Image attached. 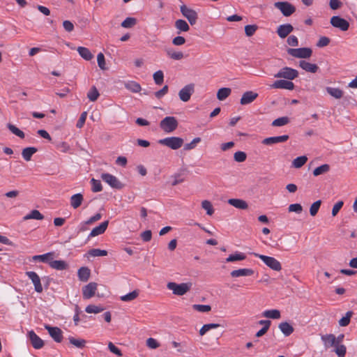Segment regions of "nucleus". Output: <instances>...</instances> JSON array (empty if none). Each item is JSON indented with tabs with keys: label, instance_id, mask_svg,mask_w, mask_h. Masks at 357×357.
<instances>
[{
	"label": "nucleus",
	"instance_id": "c9c22d12",
	"mask_svg": "<svg viewBox=\"0 0 357 357\" xmlns=\"http://www.w3.org/2000/svg\"><path fill=\"white\" fill-rule=\"evenodd\" d=\"M246 258V255L240 252H236L234 254L229 255V257L226 259V262H234L236 261H242Z\"/></svg>",
	"mask_w": 357,
	"mask_h": 357
},
{
	"label": "nucleus",
	"instance_id": "4c0bfd02",
	"mask_svg": "<svg viewBox=\"0 0 357 357\" xmlns=\"http://www.w3.org/2000/svg\"><path fill=\"white\" fill-rule=\"evenodd\" d=\"M139 290L136 289L126 295L121 296L120 300L123 302H130L137 298V296H139Z\"/></svg>",
	"mask_w": 357,
	"mask_h": 357
},
{
	"label": "nucleus",
	"instance_id": "a878e982",
	"mask_svg": "<svg viewBox=\"0 0 357 357\" xmlns=\"http://www.w3.org/2000/svg\"><path fill=\"white\" fill-rule=\"evenodd\" d=\"M278 328L286 337L289 336L294 332L293 326L287 321L281 322Z\"/></svg>",
	"mask_w": 357,
	"mask_h": 357
},
{
	"label": "nucleus",
	"instance_id": "c03bdc74",
	"mask_svg": "<svg viewBox=\"0 0 357 357\" xmlns=\"http://www.w3.org/2000/svg\"><path fill=\"white\" fill-rule=\"evenodd\" d=\"M87 255L91 257H104L107 255V251L105 250H100V249H91L88 252Z\"/></svg>",
	"mask_w": 357,
	"mask_h": 357
},
{
	"label": "nucleus",
	"instance_id": "72a5a7b5",
	"mask_svg": "<svg viewBox=\"0 0 357 357\" xmlns=\"http://www.w3.org/2000/svg\"><path fill=\"white\" fill-rule=\"evenodd\" d=\"M124 86L126 89L132 93H138L142 89L140 84L135 81H129L126 82Z\"/></svg>",
	"mask_w": 357,
	"mask_h": 357
},
{
	"label": "nucleus",
	"instance_id": "4d7b16f0",
	"mask_svg": "<svg viewBox=\"0 0 357 357\" xmlns=\"http://www.w3.org/2000/svg\"><path fill=\"white\" fill-rule=\"evenodd\" d=\"M103 307H100V306H97V305H89L86 307L85 308V311L87 312V313H99L102 311H103Z\"/></svg>",
	"mask_w": 357,
	"mask_h": 357
},
{
	"label": "nucleus",
	"instance_id": "ea45409f",
	"mask_svg": "<svg viewBox=\"0 0 357 357\" xmlns=\"http://www.w3.org/2000/svg\"><path fill=\"white\" fill-rule=\"evenodd\" d=\"M326 91L331 96H333L337 99L341 98L343 96L342 91L338 88H333V87L328 86V87H326Z\"/></svg>",
	"mask_w": 357,
	"mask_h": 357
},
{
	"label": "nucleus",
	"instance_id": "6e6d98bb",
	"mask_svg": "<svg viewBox=\"0 0 357 357\" xmlns=\"http://www.w3.org/2000/svg\"><path fill=\"white\" fill-rule=\"evenodd\" d=\"M153 79L157 85H160L164 81V74L162 70H158L153 74Z\"/></svg>",
	"mask_w": 357,
	"mask_h": 357
},
{
	"label": "nucleus",
	"instance_id": "603ef678",
	"mask_svg": "<svg viewBox=\"0 0 357 357\" xmlns=\"http://www.w3.org/2000/svg\"><path fill=\"white\" fill-rule=\"evenodd\" d=\"M353 315V312L348 311L346 315L339 320V325L340 326H347L350 323L351 317Z\"/></svg>",
	"mask_w": 357,
	"mask_h": 357
},
{
	"label": "nucleus",
	"instance_id": "393cba45",
	"mask_svg": "<svg viewBox=\"0 0 357 357\" xmlns=\"http://www.w3.org/2000/svg\"><path fill=\"white\" fill-rule=\"evenodd\" d=\"M54 258V253L53 252H47L43 255H34L32 257V260L33 261H41L43 263H47L50 264V261H51V259Z\"/></svg>",
	"mask_w": 357,
	"mask_h": 357
},
{
	"label": "nucleus",
	"instance_id": "5fc2aeb1",
	"mask_svg": "<svg viewBox=\"0 0 357 357\" xmlns=\"http://www.w3.org/2000/svg\"><path fill=\"white\" fill-rule=\"evenodd\" d=\"M91 190L94 192H100L102 190V184L100 181L96 180L95 178H92L91 181Z\"/></svg>",
	"mask_w": 357,
	"mask_h": 357
},
{
	"label": "nucleus",
	"instance_id": "4468645a",
	"mask_svg": "<svg viewBox=\"0 0 357 357\" xmlns=\"http://www.w3.org/2000/svg\"><path fill=\"white\" fill-rule=\"evenodd\" d=\"M45 328L47 330L50 335L56 342H61L62 341V331L59 328L46 325Z\"/></svg>",
	"mask_w": 357,
	"mask_h": 357
},
{
	"label": "nucleus",
	"instance_id": "f03ea898",
	"mask_svg": "<svg viewBox=\"0 0 357 357\" xmlns=\"http://www.w3.org/2000/svg\"><path fill=\"white\" fill-rule=\"evenodd\" d=\"M158 144L166 146L173 150H177L183 144V139L178 137H168L158 140Z\"/></svg>",
	"mask_w": 357,
	"mask_h": 357
},
{
	"label": "nucleus",
	"instance_id": "69168bd1",
	"mask_svg": "<svg viewBox=\"0 0 357 357\" xmlns=\"http://www.w3.org/2000/svg\"><path fill=\"white\" fill-rule=\"evenodd\" d=\"M289 212H294L301 213L303 211V207L300 204H291L288 207Z\"/></svg>",
	"mask_w": 357,
	"mask_h": 357
},
{
	"label": "nucleus",
	"instance_id": "412c9836",
	"mask_svg": "<svg viewBox=\"0 0 357 357\" xmlns=\"http://www.w3.org/2000/svg\"><path fill=\"white\" fill-rule=\"evenodd\" d=\"M321 339L326 349L332 347H335V345L337 344L336 337L333 334H326L321 335Z\"/></svg>",
	"mask_w": 357,
	"mask_h": 357
},
{
	"label": "nucleus",
	"instance_id": "e433bc0d",
	"mask_svg": "<svg viewBox=\"0 0 357 357\" xmlns=\"http://www.w3.org/2000/svg\"><path fill=\"white\" fill-rule=\"evenodd\" d=\"M231 89L230 88L223 87L217 92V98L219 100H224L230 96Z\"/></svg>",
	"mask_w": 357,
	"mask_h": 357
},
{
	"label": "nucleus",
	"instance_id": "c756f323",
	"mask_svg": "<svg viewBox=\"0 0 357 357\" xmlns=\"http://www.w3.org/2000/svg\"><path fill=\"white\" fill-rule=\"evenodd\" d=\"M90 270L87 267H81L77 272V276L79 280L86 282L90 277Z\"/></svg>",
	"mask_w": 357,
	"mask_h": 357
},
{
	"label": "nucleus",
	"instance_id": "37998d69",
	"mask_svg": "<svg viewBox=\"0 0 357 357\" xmlns=\"http://www.w3.org/2000/svg\"><path fill=\"white\" fill-rule=\"evenodd\" d=\"M7 128L13 134L15 135L16 136L19 137L21 139L24 138L25 135H24V132L22 131L21 130H20L15 126H14L11 123H8Z\"/></svg>",
	"mask_w": 357,
	"mask_h": 357
},
{
	"label": "nucleus",
	"instance_id": "7c9ffc66",
	"mask_svg": "<svg viewBox=\"0 0 357 357\" xmlns=\"http://www.w3.org/2000/svg\"><path fill=\"white\" fill-rule=\"evenodd\" d=\"M83 201V195L81 193L73 195L70 197V205L73 208H77Z\"/></svg>",
	"mask_w": 357,
	"mask_h": 357
},
{
	"label": "nucleus",
	"instance_id": "0e129e2a",
	"mask_svg": "<svg viewBox=\"0 0 357 357\" xmlns=\"http://www.w3.org/2000/svg\"><path fill=\"white\" fill-rule=\"evenodd\" d=\"M246 153L243 151H237L234 155V158L236 162H242L246 160Z\"/></svg>",
	"mask_w": 357,
	"mask_h": 357
},
{
	"label": "nucleus",
	"instance_id": "2f4dec72",
	"mask_svg": "<svg viewBox=\"0 0 357 357\" xmlns=\"http://www.w3.org/2000/svg\"><path fill=\"white\" fill-rule=\"evenodd\" d=\"M38 151V149L35 147H26L22 151V155L26 161H29L31 159L32 155Z\"/></svg>",
	"mask_w": 357,
	"mask_h": 357
},
{
	"label": "nucleus",
	"instance_id": "09e8293b",
	"mask_svg": "<svg viewBox=\"0 0 357 357\" xmlns=\"http://www.w3.org/2000/svg\"><path fill=\"white\" fill-rule=\"evenodd\" d=\"M289 120L287 116H282L275 119L271 125L275 127L283 126L289 123Z\"/></svg>",
	"mask_w": 357,
	"mask_h": 357
},
{
	"label": "nucleus",
	"instance_id": "6ab92c4d",
	"mask_svg": "<svg viewBox=\"0 0 357 357\" xmlns=\"http://www.w3.org/2000/svg\"><path fill=\"white\" fill-rule=\"evenodd\" d=\"M258 97V93L252 91L245 92L241 98L240 103L242 105H248L252 102Z\"/></svg>",
	"mask_w": 357,
	"mask_h": 357
},
{
	"label": "nucleus",
	"instance_id": "9b49d317",
	"mask_svg": "<svg viewBox=\"0 0 357 357\" xmlns=\"http://www.w3.org/2000/svg\"><path fill=\"white\" fill-rule=\"evenodd\" d=\"M195 86L193 84H189L182 88L178 92L179 98L183 101L187 102L190 99L192 94L194 93Z\"/></svg>",
	"mask_w": 357,
	"mask_h": 357
},
{
	"label": "nucleus",
	"instance_id": "a19ab883",
	"mask_svg": "<svg viewBox=\"0 0 357 357\" xmlns=\"http://www.w3.org/2000/svg\"><path fill=\"white\" fill-rule=\"evenodd\" d=\"M330 170V166L328 164H324L315 168L313 171V175L318 176L319 175L327 173Z\"/></svg>",
	"mask_w": 357,
	"mask_h": 357
},
{
	"label": "nucleus",
	"instance_id": "6e6552de",
	"mask_svg": "<svg viewBox=\"0 0 357 357\" xmlns=\"http://www.w3.org/2000/svg\"><path fill=\"white\" fill-rule=\"evenodd\" d=\"M180 11L181 14L188 20L191 25L196 24L198 15L195 10L190 8L185 5L183 4L180 6Z\"/></svg>",
	"mask_w": 357,
	"mask_h": 357
},
{
	"label": "nucleus",
	"instance_id": "a211bd4d",
	"mask_svg": "<svg viewBox=\"0 0 357 357\" xmlns=\"http://www.w3.org/2000/svg\"><path fill=\"white\" fill-rule=\"evenodd\" d=\"M289 139V135H284L281 136H275L265 138L262 141V144L265 145H272L274 144L282 143L287 141Z\"/></svg>",
	"mask_w": 357,
	"mask_h": 357
},
{
	"label": "nucleus",
	"instance_id": "052dcab7",
	"mask_svg": "<svg viewBox=\"0 0 357 357\" xmlns=\"http://www.w3.org/2000/svg\"><path fill=\"white\" fill-rule=\"evenodd\" d=\"M321 204V200H317L311 205L310 208V213L312 216H314L317 213L320 208Z\"/></svg>",
	"mask_w": 357,
	"mask_h": 357
},
{
	"label": "nucleus",
	"instance_id": "dca6fc26",
	"mask_svg": "<svg viewBox=\"0 0 357 357\" xmlns=\"http://www.w3.org/2000/svg\"><path fill=\"white\" fill-rule=\"evenodd\" d=\"M97 289V284L96 282H90L82 289L83 298L89 299L95 295Z\"/></svg>",
	"mask_w": 357,
	"mask_h": 357
},
{
	"label": "nucleus",
	"instance_id": "cd10ccee",
	"mask_svg": "<svg viewBox=\"0 0 357 357\" xmlns=\"http://www.w3.org/2000/svg\"><path fill=\"white\" fill-rule=\"evenodd\" d=\"M167 55L172 59L174 60H181L184 58V54L181 51H175L172 48H169L166 50Z\"/></svg>",
	"mask_w": 357,
	"mask_h": 357
},
{
	"label": "nucleus",
	"instance_id": "680f3d73",
	"mask_svg": "<svg viewBox=\"0 0 357 357\" xmlns=\"http://www.w3.org/2000/svg\"><path fill=\"white\" fill-rule=\"evenodd\" d=\"M192 307L194 310L201 312H208L211 309V307L208 305L195 304Z\"/></svg>",
	"mask_w": 357,
	"mask_h": 357
},
{
	"label": "nucleus",
	"instance_id": "f8f14e48",
	"mask_svg": "<svg viewBox=\"0 0 357 357\" xmlns=\"http://www.w3.org/2000/svg\"><path fill=\"white\" fill-rule=\"evenodd\" d=\"M26 275L31 280L35 291L38 293H41L43 289L38 275L34 271H27Z\"/></svg>",
	"mask_w": 357,
	"mask_h": 357
},
{
	"label": "nucleus",
	"instance_id": "f3484780",
	"mask_svg": "<svg viewBox=\"0 0 357 357\" xmlns=\"http://www.w3.org/2000/svg\"><path fill=\"white\" fill-rule=\"evenodd\" d=\"M294 30V27L291 24H283L277 28V33L281 38H285Z\"/></svg>",
	"mask_w": 357,
	"mask_h": 357
},
{
	"label": "nucleus",
	"instance_id": "2eb2a0df",
	"mask_svg": "<svg viewBox=\"0 0 357 357\" xmlns=\"http://www.w3.org/2000/svg\"><path fill=\"white\" fill-rule=\"evenodd\" d=\"M271 87L273 89L293 90L294 89V84L289 79H278L273 82Z\"/></svg>",
	"mask_w": 357,
	"mask_h": 357
},
{
	"label": "nucleus",
	"instance_id": "8fccbe9b",
	"mask_svg": "<svg viewBox=\"0 0 357 357\" xmlns=\"http://www.w3.org/2000/svg\"><path fill=\"white\" fill-rule=\"evenodd\" d=\"M137 23V20L135 17H126L122 22L121 26L123 28H131L135 26Z\"/></svg>",
	"mask_w": 357,
	"mask_h": 357
},
{
	"label": "nucleus",
	"instance_id": "39448f33",
	"mask_svg": "<svg viewBox=\"0 0 357 357\" xmlns=\"http://www.w3.org/2000/svg\"><path fill=\"white\" fill-rule=\"evenodd\" d=\"M287 52L291 56L298 59H308L312 54V50L310 47L289 48Z\"/></svg>",
	"mask_w": 357,
	"mask_h": 357
},
{
	"label": "nucleus",
	"instance_id": "338daca9",
	"mask_svg": "<svg viewBox=\"0 0 357 357\" xmlns=\"http://www.w3.org/2000/svg\"><path fill=\"white\" fill-rule=\"evenodd\" d=\"M108 349L112 353L116 354V356L119 357L122 356V352L121 350L111 342L108 343Z\"/></svg>",
	"mask_w": 357,
	"mask_h": 357
},
{
	"label": "nucleus",
	"instance_id": "3c124183",
	"mask_svg": "<svg viewBox=\"0 0 357 357\" xmlns=\"http://www.w3.org/2000/svg\"><path fill=\"white\" fill-rule=\"evenodd\" d=\"M202 207L206 211V214L208 215H212L214 213V210L211 202L208 200H204L202 202Z\"/></svg>",
	"mask_w": 357,
	"mask_h": 357
},
{
	"label": "nucleus",
	"instance_id": "0eeeda50",
	"mask_svg": "<svg viewBox=\"0 0 357 357\" xmlns=\"http://www.w3.org/2000/svg\"><path fill=\"white\" fill-rule=\"evenodd\" d=\"M274 6L279 9L285 17L291 15L296 11L295 6L287 1L275 2Z\"/></svg>",
	"mask_w": 357,
	"mask_h": 357
},
{
	"label": "nucleus",
	"instance_id": "864d4df0",
	"mask_svg": "<svg viewBox=\"0 0 357 357\" xmlns=\"http://www.w3.org/2000/svg\"><path fill=\"white\" fill-rule=\"evenodd\" d=\"M334 351L338 357H344L347 352V348L344 344H337L335 347Z\"/></svg>",
	"mask_w": 357,
	"mask_h": 357
},
{
	"label": "nucleus",
	"instance_id": "9d476101",
	"mask_svg": "<svg viewBox=\"0 0 357 357\" xmlns=\"http://www.w3.org/2000/svg\"><path fill=\"white\" fill-rule=\"evenodd\" d=\"M330 22L333 27L337 28L342 31H347L349 27V22L338 15L333 16L331 18Z\"/></svg>",
	"mask_w": 357,
	"mask_h": 357
},
{
	"label": "nucleus",
	"instance_id": "f257e3e1",
	"mask_svg": "<svg viewBox=\"0 0 357 357\" xmlns=\"http://www.w3.org/2000/svg\"><path fill=\"white\" fill-rule=\"evenodd\" d=\"M168 289L172 290L173 294L177 296H183L186 294L191 287L190 283H181L170 282L167 284Z\"/></svg>",
	"mask_w": 357,
	"mask_h": 357
},
{
	"label": "nucleus",
	"instance_id": "58836bf2",
	"mask_svg": "<svg viewBox=\"0 0 357 357\" xmlns=\"http://www.w3.org/2000/svg\"><path fill=\"white\" fill-rule=\"evenodd\" d=\"M43 215L38 210H32L29 213H28L23 218L24 220L30 219L43 220Z\"/></svg>",
	"mask_w": 357,
	"mask_h": 357
},
{
	"label": "nucleus",
	"instance_id": "de8ad7c7",
	"mask_svg": "<svg viewBox=\"0 0 357 357\" xmlns=\"http://www.w3.org/2000/svg\"><path fill=\"white\" fill-rule=\"evenodd\" d=\"M219 326H220V324H218L212 323V324H204L199 330V334H200V335L202 336L204 334H206L208 331H210L211 329L217 328Z\"/></svg>",
	"mask_w": 357,
	"mask_h": 357
},
{
	"label": "nucleus",
	"instance_id": "7ed1b4c3",
	"mask_svg": "<svg viewBox=\"0 0 357 357\" xmlns=\"http://www.w3.org/2000/svg\"><path fill=\"white\" fill-rule=\"evenodd\" d=\"M254 255L260 259L268 267L273 271H280L282 269L280 262L273 257L254 253Z\"/></svg>",
	"mask_w": 357,
	"mask_h": 357
},
{
	"label": "nucleus",
	"instance_id": "bf43d9fd",
	"mask_svg": "<svg viewBox=\"0 0 357 357\" xmlns=\"http://www.w3.org/2000/svg\"><path fill=\"white\" fill-rule=\"evenodd\" d=\"M97 61H98V65L101 70H105L107 69L105 56L102 52H100L99 54H98Z\"/></svg>",
	"mask_w": 357,
	"mask_h": 357
},
{
	"label": "nucleus",
	"instance_id": "a18cd8bd",
	"mask_svg": "<svg viewBox=\"0 0 357 357\" xmlns=\"http://www.w3.org/2000/svg\"><path fill=\"white\" fill-rule=\"evenodd\" d=\"M100 96V93L96 86H92L87 93V98L90 101H96Z\"/></svg>",
	"mask_w": 357,
	"mask_h": 357
},
{
	"label": "nucleus",
	"instance_id": "c85d7f7f",
	"mask_svg": "<svg viewBox=\"0 0 357 357\" xmlns=\"http://www.w3.org/2000/svg\"><path fill=\"white\" fill-rule=\"evenodd\" d=\"M175 27L178 30V33L181 32H187L190 30V26L184 20H177L175 22Z\"/></svg>",
	"mask_w": 357,
	"mask_h": 357
},
{
	"label": "nucleus",
	"instance_id": "b1692460",
	"mask_svg": "<svg viewBox=\"0 0 357 357\" xmlns=\"http://www.w3.org/2000/svg\"><path fill=\"white\" fill-rule=\"evenodd\" d=\"M227 202L231 206L238 209H247L248 207V203L241 199H229Z\"/></svg>",
	"mask_w": 357,
	"mask_h": 357
},
{
	"label": "nucleus",
	"instance_id": "4be33fe9",
	"mask_svg": "<svg viewBox=\"0 0 357 357\" xmlns=\"http://www.w3.org/2000/svg\"><path fill=\"white\" fill-rule=\"evenodd\" d=\"M255 273V271L252 268H240L234 270L230 273L232 278H238L243 276H251Z\"/></svg>",
	"mask_w": 357,
	"mask_h": 357
},
{
	"label": "nucleus",
	"instance_id": "423d86ee",
	"mask_svg": "<svg viewBox=\"0 0 357 357\" xmlns=\"http://www.w3.org/2000/svg\"><path fill=\"white\" fill-rule=\"evenodd\" d=\"M298 76V72L289 67H284L281 68L277 74L275 75V77L284 78L289 80H292Z\"/></svg>",
	"mask_w": 357,
	"mask_h": 357
},
{
	"label": "nucleus",
	"instance_id": "20e7f679",
	"mask_svg": "<svg viewBox=\"0 0 357 357\" xmlns=\"http://www.w3.org/2000/svg\"><path fill=\"white\" fill-rule=\"evenodd\" d=\"M160 127L166 133H170L177 128L178 121L174 116H166L160 121Z\"/></svg>",
	"mask_w": 357,
	"mask_h": 357
},
{
	"label": "nucleus",
	"instance_id": "774afa93",
	"mask_svg": "<svg viewBox=\"0 0 357 357\" xmlns=\"http://www.w3.org/2000/svg\"><path fill=\"white\" fill-rule=\"evenodd\" d=\"M330 43V39L326 36H321L319 38L317 46L319 47H323L327 46Z\"/></svg>",
	"mask_w": 357,
	"mask_h": 357
},
{
	"label": "nucleus",
	"instance_id": "e2e57ef3",
	"mask_svg": "<svg viewBox=\"0 0 357 357\" xmlns=\"http://www.w3.org/2000/svg\"><path fill=\"white\" fill-rule=\"evenodd\" d=\"M200 137H195L192 139V141L190 143H187L184 145L183 149L185 151L191 150L195 148L197 143L200 142Z\"/></svg>",
	"mask_w": 357,
	"mask_h": 357
},
{
	"label": "nucleus",
	"instance_id": "1a4fd4ad",
	"mask_svg": "<svg viewBox=\"0 0 357 357\" xmlns=\"http://www.w3.org/2000/svg\"><path fill=\"white\" fill-rule=\"evenodd\" d=\"M101 178L112 188L121 189L123 187L122 183L115 176L109 173L102 174Z\"/></svg>",
	"mask_w": 357,
	"mask_h": 357
},
{
	"label": "nucleus",
	"instance_id": "bb28decb",
	"mask_svg": "<svg viewBox=\"0 0 357 357\" xmlns=\"http://www.w3.org/2000/svg\"><path fill=\"white\" fill-rule=\"evenodd\" d=\"M50 266L54 269L63 271L65 270L68 265L66 262L63 260H54L53 258L51 259L50 261Z\"/></svg>",
	"mask_w": 357,
	"mask_h": 357
},
{
	"label": "nucleus",
	"instance_id": "5701e85b",
	"mask_svg": "<svg viewBox=\"0 0 357 357\" xmlns=\"http://www.w3.org/2000/svg\"><path fill=\"white\" fill-rule=\"evenodd\" d=\"M299 66L306 72L312 73H315L319 68L317 64L311 63L305 60H301L299 61Z\"/></svg>",
	"mask_w": 357,
	"mask_h": 357
},
{
	"label": "nucleus",
	"instance_id": "aec40b11",
	"mask_svg": "<svg viewBox=\"0 0 357 357\" xmlns=\"http://www.w3.org/2000/svg\"><path fill=\"white\" fill-rule=\"evenodd\" d=\"M109 221L106 220L100 223L98 226L94 227L88 236V239L103 234L107 229Z\"/></svg>",
	"mask_w": 357,
	"mask_h": 357
},
{
	"label": "nucleus",
	"instance_id": "ddd939ff",
	"mask_svg": "<svg viewBox=\"0 0 357 357\" xmlns=\"http://www.w3.org/2000/svg\"><path fill=\"white\" fill-rule=\"evenodd\" d=\"M27 335L34 349H40L43 347V340L33 331H29Z\"/></svg>",
	"mask_w": 357,
	"mask_h": 357
},
{
	"label": "nucleus",
	"instance_id": "13d9d810",
	"mask_svg": "<svg viewBox=\"0 0 357 357\" xmlns=\"http://www.w3.org/2000/svg\"><path fill=\"white\" fill-rule=\"evenodd\" d=\"M258 26L256 24H249L245 26V35L248 37H250L255 34L256 31L257 30Z\"/></svg>",
	"mask_w": 357,
	"mask_h": 357
},
{
	"label": "nucleus",
	"instance_id": "473e14b6",
	"mask_svg": "<svg viewBox=\"0 0 357 357\" xmlns=\"http://www.w3.org/2000/svg\"><path fill=\"white\" fill-rule=\"evenodd\" d=\"M262 316L269 319H278L280 318V312L278 310H267L263 312Z\"/></svg>",
	"mask_w": 357,
	"mask_h": 357
},
{
	"label": "nucleus",
	"instance_id": "79ce46f5",
	"mask_svg": "<svg viewBox=\"0 0 357 357\" xmlns=\"http://www.w3.org/2000/svg\"><path fill=\"white\" fill-rule=\"evenodd\" d=\"M68 340L70 344L79 349H82L86 345V341L83 339H76L73 337H69Z\"/></svg>",
	"mask_w": 357,
	"mask_h": 357
},
{
	"label": "nucleus",
	"instance_id": "f704fd0d",
	"mask_svg": "<svg viewBox=\"0 0 357 357\" xmlns=\"http://www.w3.org/2000/svg\"><path fill=\"white\" fill-rule=\"evenodd\" d=\"M77 52L80 56L86 61H90L93 56L91 51L84 47H78Z\"/></svg>",
	"mask_w": 357,
	"mask_h": 357
},
{
	"label": "nucleus",
	"instance_id": "49530a36",
	"mask_svg": "<svg viewBox=\"0 0 357 357\" xmlns=\"http://www.w3.org/2000/svg\"><path fill=\"white\" fill-rule=\"evenodd\" d=\"M307 158L305 155L297 157L292 162V165L296 168H300L307 162Z\"/></svg>",
	"mask_w": 357,
	"mask_h": 357
}]
</instances>
